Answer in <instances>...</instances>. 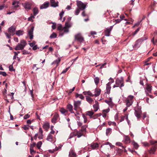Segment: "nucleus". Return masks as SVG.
Returning <instances> with one entry per match:
<instances>
[{"label": "nucleus", "mask_w": 157, "mask_h": 157, "mask_svg": "<svg viewBox=\"0 0 157 157\" xmlns=\"http://www.w3.org/2000/svg\"><path fill=\"white\" fill-rule=\"evenodd\" d=\"M124 142L125 144H128L130 142V139L128 136H125L124 138Z\"/></svg>", "instance_id": "nucleus-26"}, {"label": "nucleus", "mask_w": 157, "mask_h": 157, "mask_svg": "<svg viewBox=\"0 0 157 157\" xmlns=\"http://www.w3.org/2000/svg\"><path fill=\"white\" fill-rule=\"evenodd\" d=\"M60 61V59L58 58L53 63V64H57V66L58 65V64Z\"/></svg>", "instance_id": "nucleus-37"}, {"label": "nucleus", "mask_w": 157, "mask_h": 157, "mask_svg": "<svg viewBox=\"0 0 157 157\" xmlns=\"http://www.w3.org/2000/svg\"><path fill=\"white\" fill-rule=\"evenodd\" d=\"M95 102H96V104L93 105V107L94 108V111L96 112L98 110L99 108L98 102L97 101H95Z\"/></svg>", "instance_id": "nucleus-20"}, {"label": "nucleus", "mask_w": 157, "mask_h": 157, "mask_svg": "<svg viewBox=\"0 0 157 157\" xmlns=\"http://www.w3.org/2000/svg\"><path fill=\"white\" fill-rule=\"evenodd\" d=\"M116 84L113 86V88L119 87L122 90L121 88L124 86V79L122 77L120 78H117L115 81Z\"/></svg>", "instance_id": "nucleus-1"}, {"label": "nucleus", "mask_w": 157, "mask_h": 157, "mask_svg": "<svg viewBox=\"0 0 157 157\" xmlns=\"http://www.w3.org/2000/svg\"><path fill=\"white\" fill-rule=\"evenodd\" d=\"M73 108V106L70 104H68L67 105V108L71 113H74Z\"/></svg>", "instance_id": "nucleus-13"}, {"label": "nucleus", "mask_w": 157, "mask_h": 157, "mask_svg": "<svg viewBox=\"0 0 157 157\" xmlns=\"http://www.w3.org/2000/svg\"><path fill=\"white\" fill-rule=\"evenodd\" d=\"M81 104V102L80 101H74V109L76 111L78 110H81V108L80 107V106Z\"/></svg>", "instance_id": "nucleus-4"}, {"label": "nucleus", "mask_w": 157, "mask_h": 157, "mask_svg": "<svg viewBox=\"0 0 157 157\" xmlns=\"http://www.w3.org/2000/svg\"><path fill=\"white\" fill-rule=\"evenodd\" d=\"M18 2L16 1H14L13 2L12 5L14 6L15 8H17L18 6Z\"/></svg>", "instance_id": "nucleus-36"}, {"label": "nucleus", "mask_w": 157, "mask_h": 157, "mask_svg": "<svg viewBox=\"0 0 157 157\" xmlns=\"http://www.w3.org/2000/svg\"><path fill=\"white\" fill-rule=\"evenodd\" d=\"M156 149V146L155 145L153 146L151 148L149 152L150 153H154Z\"/></svg>", "instance_id": "nucleus-15"}, {"label": "nucleus", "mask_w": 157, "mask_h": 157, "mask_svg": "<svg viewBox=\"0 0 157 157\" xmlns=\"http://www.w3.org/2000/svg\"><path fill=\"white\" fill-rule=\"evenodd\" d=\"M106 63H104V64H99L98 66H101V67H100V69H101L103 67H104V66L106 65ZM98 66H97L96 67H98Z\"/></svg>", "instance_id": "nucleus-51"}, {"label": "nucleus", "mask_w": 157, "mask_h": 157, "mask_svg": "<svg viewBox=\"0 0 157 157\" xmlns=\"http://www.w3.org/2000/svg\"><path fill=\"white\" fill-rule=\"evenodd\" d=\"M62 31H63L67 33L68 32L69 30L67 28H66V27H64L63 28Z\"/></svg>", "instance_id": "nucleus-56"}, {"label": "nucleus", "mask_w": 157, "mask_h": 157, "mask_svg": "<svg viewBox=\"0 0 157 157\" xmlns=\"http://www.w3.org/2000/svg\"><path fill=\"white\" fill-rule=\"evenodd\" d=\"M99 145L97 143H93L91 144V147L93 149H97Z\"/></svg>", "instance_id": "nucleus-23"}, {"label": "nucleus", "mask_w": 157, "mask_h": 157, "mask_svg": "<svg viewBox=\"0 0 157 157\" xmlns=\"http://www.w3.org/2000/svg\"><path fill=\"white\" fill-rule=\"evenodd\" d=\"M110 32V30H109V29H107L105 32V35L107 36H109Z\"/></svg>", "instance_id": "nucleus-38"}, {"label": "nucleus", "mask_w": 157, "mask_h": 157, "mask_svg": "<svg viewBox=\"0 0 157 157\" xmlns=\"http://www.w3.org/2000/svg\"><path fill=\"white\" fill-rule=\"evenodd\" d=\"M83 135V133L82 132H79L78 131H76V132L75 134V136H77V137L78 138L80 137L81 136Z\"/></svg>", "instance_id": "nucleus-22"}, {"label": "nucleus", "mask_w": 157, "mask_h": 157, "mask_svg": "<svg viewBox=\"0 0 157 157\" xmlns=\"http://www.w3.org/2000/svg\"><path fill=\"white\" fill-rule=\"evenodd\" d=\"M110 82H108L106 84V93L108 94H109L110 93V89H111V86H110Z\"/></svg>", "instance_id": "nucleus-18"}, {"label": "nucleus", "mask_w": 157, "mask_h": 157, "mask_svg": "<svg viewBox=\"0 0 157 157\" xmlns=\"http://www.w3.org/2000/svg\"><path fill=\"white\" fill-rule=\"evenodd\" d=\"M140 30V28H138V29H137L136 30H135V31H134L133 33L132 34L134 36L135 35H136L137 33V32Z\"/></svg>", "instance_id": "nucleus-53"}, {"label": "nucleus", "mask_w": 157, "mask_h": 157, "mask_svg": "<svg viewBox=\"0 0 157 157\" xmlns=\"http://www.w3.org/2000/svg\"><path fill=\"white\" fill-rule=\"evenodd\" d=\"M69 157H76L77 155L75 151L71 149L69 152Z\"/></svg>", "instance_id": "nucleus-11"}, {"label": "nucleus", "mask_w": 157, "mask_h": 157, "mask_svg": "<svg viewBox=\"0 0 157 157\" xmlns=\"http://www.w3.org/2000/svg\"><path fill=\"white\" fill-rule=\"evenodd\" d=\"M9 69L10 71H13L15 70L13 68V67L12 65H10L9 66Z\"/></svg>", "instance_id": "nucleus-52"}, {"label": "nucleus", "mask_w": 157, "mask_h": 157, "mask_svg": "<svg viewBox=\"0 0 157 157\" xmlns=\"http://www.w3.org/2000/svg\"><path fill=\"white\" fill-rule=\"evenodd\" d=\"M16 29V27L15 26H12L8 29V32L13 36L15 34Z\"/></svg>", "instance_id": "nucleus-8"}, {"label": "nucleus", "mask_w": 157, "mask_h": 157, "mask_svg": "<svg viewBox=\"0 0 157 157\" xmlns=\"http://www.w3.org/2000/svg\"><path fill=\"white\" fill-rule=\"evenodd\" d=\"M59 111L62 114H64L65 115H67L68 113V111L63 108H60Z\"/></svg>", "instance_id": "nucleus-19"}, {"label": "nucleus", "mask_w": 157, "mask_h": 157, "mask_svg": "<svg viewBox=\"0 0 157 157\" xmlns=\"http://www.w3.org/2000/svg\"><path fill=\"white\" fill-rule=\"evenodd\" d=\"M24 46H23L21 44L18 43L15 49V50H22L24 49Z\"/></svg>", "instance_id": "nucleus-12"}, {"label": "nucleus", "mask_w": 157, "mask_h": 157, "mask_svg": "<svg viewBox=\"0 0 157 157\" xmlns=\"http://www.w3.org/2000/svg\"><path fill=\"white\" fill-rule=\"evenodd\" d=\"M0 75H2L4 76H6L7 74L5 72L0 71Z\"/></svg>", "instance_id": "nucleus-48"}, {"label": "nucleus", "mask_w": 157, "mask_h": 157, "mask_svg": "<svg viewBox=\"0 0 157 157\" xmlns=\"http://www.w3.org/2000/svg\"><path fill=\"white\" fill-rule=\"evenodd\" d=\"M101 90L99 89H96L95 90V94H94L96 97H97L100 94Z\"/></svg>", "instance_id": "nucleus-24"}, {"label": "nucleus", "mask_w": 157, "mask_h": 157, "mask_svg": "<svg viewBox=\"0 0 157 157\" xmlns=\"http://www.w3.org/2000/svg\"><path fill=\"white\" fill-rule=\"evenodd\" d=\"M75 40L81 43L84 41V38L82 36L81 33H78L75 36Z\"/></svg>", "instance_id": "nucleus-5"}, {"label": "nucleus", "mask_w": 157, "mask_h": 157, "mask_svg": "<svg viewBox=\"0 0 157 157\" xmlns=\"http://www.w3.org/2000/svg\"><path fill=\"white\" fill-rule=\"evenodd\" d=\"M69 67L63 70L61 74H64L68 70Z\"/></svg>", "instance_id": "nucleus-63"}, {"label": "nucleus", "mask_w": 157, "mask_h": 157, "mask_svg": "<svg viewBox=\"0 0 157 157\" xmlns=\"http://www.w3.org/2000/svg\"><path fill=\"white\" fill-rule=\"evenodd\" d=\"M75 88V87H73L72 89H70L68 90H67V92L68 94H71L74 90Z\"/></svg>", "instance_id": "nucleus-45"}, {"label": "nucleus", "mask_w": 157, "mask_h": 157, "mask_svg": "<svg viewBox=\"0 0 157 157\" xmlns=\"http://www.w3.org/2000/svg\"><path fill=\"white\" fill-rule=\"evenodd\" d=\"M147 91L149 93H150L151 92L152 89L151 86L150 85H147L146 87Z\"/></svg>", "instance_id": "nucleus-30"}, {"label": "nucleus", "mask_w": 157, "mask_h": 157, "mask_svg": "<svg viewBox=\"0 0 157 157\" xmlns=\"http://www.w3.org/2000/svg\"><path fill=\"white\" fill-rule=\"evenodd\" d=\"M24 7L25 9L30 10L32 6V4L29 2H25V4Z\"/></svg>", "instance_id": "nucleus-17"}, {"label": "nucleus", "mask_w": 157, "mask_h": 157, "mask_svg": "<svg viewBox=\"0 0 157 157\" xmlns=\"http://www.w3.org/2000/svg\"><path fill=\"white\" fill-rule=\"evenodd\" d=\"M42 143L41 141H39L37 144L36 146L38 149H40V147L42 145Z\"/></svg>", "instance_id": "nucleus-43"}, {"label": "nucleus", "mask_w": 157, "mask_h": 157, "mask_svg": "<svg viewBox=\"0 0 157 157\" xmlns=\"http://www.w3.org/2000/svg\"><path fill=\"white\" fill-rule=\"evenodd\" d=\"M94 81L96 84L97 85L99 82V79L98 78L96 77L94 78Z\"/></svg>", "instance_id": "nucleus-39"}, {"label": "nucleus", "mask_w": 157, "mask_h": 157, "mask_svg": "<svg viewBox=\"0 0 157 157\" xmlns=\"http://www.w3.org/2000/svg\"><path fill=\"white\" fill-rule=\"evenodd\" d=\"M23 31L21 30H19L16 32V34L18 36H19L23 34Z\"/></svg>", "instance_id": "nucleus-29"}, {"label": "nucleus", "mask_w": 157, "mask_h": 157, "mask_svg": "<svg viewBox=\"0 0 157 157\" xmlns=\"http://www.w3.org/2000/svg\"><path fill=\"white\" fill-rule=\"evenodd\" d=\"M49 3L48 2H45L40 7V9H45L49 6Z\"/></svg>", "instance_id": "nucleus-14"}, {"label": "nucleus", "mask_w": 157, "mask_h": 157, "mask_svg": "<svg viewBox=\"0 0 157 157\" xmlns=\"http://www.w3.org/2000/svg\"><path fill=\"white\" fill-rule=\"evenodd\" d=\"M128 116V115L126 114L125 116L121 117L120 120V122H122L124 121L125 119H126V116Z\"/></svg>", "instance_id": "nucleus-44"}, {"label": "nucleus", "mask_w": 157, "mask_h": 157, "mask_svg": "<svg viewBox=\"0 0 157 157\" xmlns=\"http://www.w3.org/2000/svg\"><path fill=\"white\" fill-rule=\"evenodd\" d=\"M147 39V38L146 36H144L138 39L136 41L133 47L134 48L136 49L139 48L142 42L146 40Z\"/></svg>", "instance_id": "nucleus-2"}, {"label": "nucleus", "mask_w": 157, "mask_h": 157, "mask_svg": "<svg viewBox=\"0 0 157 157\" xmlns=\"http://www.w3.org/2000/svg\"><path fill=\"white\" fill-rule=\"evenodd\" d=\"M21 43L22 45L24 47L26 44V42L24 40H22L21 41Z\"/></svg>", "instance_id": "nucleus-41"}, {"label": "nucleus", "mask_w": 157, "mask_h": 157, "mask_svg": "<svg viewBox=\"0 0 157 157\" xmlns=\"http://www.w3.org/2000/svg\"><path fill=\"white\" fill-rule=\"evenodd\" d=\"M64 13V11H63V10H62V11L59 14V16L60 17V19L61 20H62V17Z\"/></svg>", "instance_id": "nucleus-49"}, {"label": "nucleus", "mask_w": 157, "mask_h": 157, "mask_svg": "<svg viewBox=\"0 0 157 157\" xmlns=\"http://www.w3.org/2000/svg\"><path fill=\"white\" fill-rule=\"evenodd\" d=\"M59 117V115L58 114L56 113L52 120V122L53 123H55L56 122V121L58 119V117Z\"/></svg>", "instance_id": "nucleus-10"}, {"label": "nucleus", "mask_w": 157, "mask_h": 157, "mask_svg": "<svg viewBox=\"0 0 157 157\" xmlns=\"http://www.w3.org/2000/svg\"><path fill=\"white\" fill-rule=\"evenodd\" d=\"M116 145H118V146H120L122 147L123 148H124L125 147L123 146H122V144L121 143H120V142H117L116 143Z\"/></svg>", "instance_id": "nucleus-46"}, {"label": "nucleus", "mask_w": 157, "mask_h": 157, "mask_svg": "<svg viewBox=\"0 0 157 157\" xmlns=\"http://www.w3.org/2000/svg\"><path fill=\"white\" fill-rule=\"evenodd\" d=\"M30 117V115L28 114H27L26 115H25L24 117V118L25 119H27V118H29Z\"/></svg>", "instance_id": "nucleus-62"}, {"label": "nucleus", "mask_w": 157, "mask_h": 157, "mask_svg": "<svg viewBox=\"0 0 157 157\" xmlns=\"http://www.w3.org/2000/svg\"><path fill=\"white\" fill-rule=\"evenodd\" d=\"M80 10L78 8L76 9L75 12V14L76 15H78L79 13L80 12Z\"/></svg>", "instance_id": "nucleus-47"}, {"label": "nucleus", "mask_w": 157, "mask_h": 157, "mask_svg": "<svg viewBox=\"0 0 157 157\" xmlns=\"http://www.w3.org/2000/svg\"><path fill=\"white\" fill-rule=\"evenodd\" d=\"M82 116L84 119V123H86L87 121V118L84 114H82Z\"/></svg>", "instance_id": "nucleus-42"}, {"label": "nucleus", "mask_w": 157, "mask_h": 157, "mask_svg": "<svg viewBox=\"0 0 157 157\" xmlns=\"http://www.w3.org/2000/svg\"><path fill=\"white\" fill-rule=\"evenodd\" d=\"M135 114L137 118H139L141 117V115L142 114V111L141 108L138 106L135 110Z\"/></svg>", "instance_id": "nucleus-6"}, {"label": "nucleus", "mask_w": 157, "mask_h": 157, "mask_svg": "<svg viewBox=\"0 0 157 157\" xmlns=\"http://www.w3.org/2000/svg\"><path fill=\"white\" fill-rule=\"evenodd\" d=\"M5 34L6 35V36L8 38H11V35H12L11 34H9L7 33H5Z\"/></svg>", "instance_id": "nucleus-55"}, {"label": "nucleus", "mask_w": 157, "mask_h": 157, "mask_svg": "<svg viewBox=\"0 0 157 157\" xmlns=\"http://www.w3.org/2000/svg\"><path fill=\"white\" fill-rule=\"evenodd\" d=\"M35 42L34 41H33L32 43H29V44L32 47H33V46H35Z\"/></svg>", "instance_id": "nucleus-57"}, {"label": "nucleus", "mask_w": 157, "mask_h": 157, "mask_svg": "<svg viewBox=\"0 0 157 157\" xmlns=\"http://www.w3.org/2000/svg\"><path fill=\"white\" fill-rule=\"evenodd\" d=\"M32 16L29 17L28 18V20L30 21H33V20L32 19V18H34V16H32V14H31Z\"/></svg>", "instance_id": "nucleus-59"}, {"label": "nucleus", "mask_w": 157, "mask_h": 157, "mask_svg": "<svg viewBox=\"0 0 157 157\" xmlns=\"http://www.w3.org/2000/svg\"><path fill=\"white\" fill-rule=\"evenodd\" d=\"M87 127V126L86 125L82 126L81 127V131L82 132H83L84 131H85L86 130V128Z\"/></svg>", "instance_id": "nucleus-40"}, {"label": "nucleus", "mask_w": 157, "mask_h": 157, "mask_svg": "<svg viewBox=\"0 0 157 157\" xmlns=\"http://www.w3.org/2000/svg\"><path fill=\"white\" fill-rule=\"evenodd\" d=\"M29 54V52L25 50H24L22 51V54L23 55H26Z\"/></svg>", "instance_id": "nucleus-54"}, {"label": "nucleus", "mask_w": 157, "mask_h": 157, "mask_svg": "<svg viewBox=\"0 0 157 157\" xmlns=\"http://www.w3.org/2000/svg\"><path fill=\"white\" fill-rule=\"evenodd\" d=\"M65 27L66 28H68L71 27V25L68 22H66L65 24Z\"/></svg>", "instance_id": "nucleus-50"}, {"label": "nucleus", "mask_w": 157, "mask_h": 157, "mask_svg": "<svg viewBox=\"0 0 157 157\" xmlns=\"http://www.w3.org/2000/svg\"><path fill=\"white\" fill-rule=\"evenodd\" d=\"M57 37V34L55 33H53L50 36V39L54 38Z\"/></svg>", "instance_id": "nucleus-34"}, {"label": "nucleus", "mask_w": 157, "mask_h": 157, "mask_svg": "<svg viewBox=\"0 0 157 157\" xmlns=\"http://www.w3.org/2000/svg\"><path fill=\"white\" fill-rule=\"evenodd\" d=\"M133 98L134 96L129 95L124 100V102L126 103L127 107H129L132 105L133 102Z\"/></svg>", "instance_id": "nucleus-3"}, {"label": "nucleus", "mask_w": 157, "mask_h": 157, "mask_svg": "<svg viewBox=\"0 0 157 157\" xmlns=\"http://www.w3.org/2000/svg\"><path fill=\"white\" fill-rule=\"evenodd\" d=\"M34 29L33 26H32L31 29L28 31V34L29 37L30 39L31 40L33 38V31Z\"/></svg>", "instance_id": "nucleus-9"}, {"label": "nucleus", "mask_w": 157, "mask_h": 157, "mask_svg": "<svg viewBox=\"0 0 157 157\" xmlns=\"http://www.w3.org/2000/svg\"><path fill=\"white\" fill-rule=\"evenodd\" d=\"M49 126L50 125L49 123H46L44 124L43 128L46 131H47L49 128Z\"/></svg>", "instance_id": "nucleus-25"}, {"label": "nucleus", "mask_w": 157, "mask_h": 157, "mask_svg": "<svg viewBox=\"0 0 157 157\" xmlns=\"http://www.w3.org/2000/svg\"><path fill=\"white\" fill-rule=\"evenodd\" d=\"M22 128L25 130H29V128L28 127H27L26 125H24L22 127Z\"/></svg>", "instance_id": "nucleus-58"}, {"label": "nucleus", "mask_w": 157, "mask_h": 157, "mask_svg": "<svg viewBox=\"0 0 157 157\" xmlns=\"http://www.w3.org/2000/svg\"><path fill=\"white\" fill-rule=\"evenodd\" d=\"M132 144H133V145L134 147L136 149H137L138 148V147H139L138 144L136 143L135 142H133L132 143Z\"/></svg>", "instance_id": "nucleus-35"}, {"label": "nucleus", "mask_w": 157, "mask_h": 157, "mask_svg": "<svg viewBox=\"0 0 157 157\" xmlns=\"http://www.w3.org/2000/svg\"><path fill=\"white\" fill-rule=\"evenodd\" d=\"M50 2L51 4V6L53 7H56L58 6V2H55V0H50Z\"/></svg>", "instance_id": "nucleus-16"}, {"label": "nucleus", "mask_w": 157, "mask_h": 157, "mask_svg": "<svg viewBox=\"0 0 157 157\" xmlns=\"http://www.w3.org/2000/svg\"><path fill=\"white\" fill-rule=\"evenodd\" d=\"M33 11L34 16H36L37 14L39 12L38 9L36 7L34 8L33 9Z\"/></svg>", "instance_id": "nucleus-27"}, {"label": "nucleus", "mask_w": 157, "mask_h": 157, "mask_svg": "<svg viewBox=\"0 0 157 157\" xmlns=\"http://www.w3.org/2000/svg\"><path fill=\"white\" fill-rule=\"evenodd\" d=\"M112 132V129L110 128H108L106 129V134L107 136L109 135Z\"/></svg>", "instance_id": "nucleus-31"}, {"label": "nucleus", "mask_w": 157, "mask_h": 157, "mask_svg": "<svg viewBox=\"0 0 157 157\" xmlns=\"http://www.w3.org/2000/svg\"><path fill=\"white\" fill-rule=\"evenodd\" d=\"M33 49L34 50H36L37 49L39 48L38 47H37V45H35L33 46Z\"/></svg>", "instance_id": "nucleus-64"}, {"label": "nucleus", "mask_w": 157, "mask_h": 157, "mask_svg": "<svg viewBox=\"0 0 157 157\" xmlns=\"http://www.w3.org/2000/svg\"><path fill=\"white\" fill-rule=\"evenodd\" d=\"M94 113L93 111H88L86 112V115L89 116L90 118H92Z\"/></svg>", "instance_id": "nucleus-21"}, {"label": "nucleus", "mask_w": 157, "mask_h": 157, "mask_svg": "<svg viewBox=\"0 0 157 157\" xmlns=\"http://www.w3.org/2000/svg\"><path fill=\"white\" fill-rule=\"evenodd\" d=\"M75 97L76 98L79 97L82 99H84V97L82 94H78L77 93H75Z\"/></svg>", "instance_id": "nucleus-28"}, {"label": "nucleus", "mask_w": 157, "mask_h": 157, "mask_svg": "<svg viewBox=\"0 0 157 157\" xmlns=\"http://www.w3.org/2000/svg\"><path fill=\"white\" fill-rule=\"evenodd\" d=\"M86 100L89 103L91 104L93 101L92 98L88 96L86 97Z\"/></svg>", "instance_id": "nucleus-32"}, {"label": "nucleus", "mask_w": 157, "mask_h": 157, "mask_svg": "<svg viewBox=\"0 0 157 157\" xmlns=\"http://www.w3.org/2000/svg\"><path fill=\"white\" fill-rule=\"evenodd\" d=\"M78 8L81 10H83L86 7V5L80 1H77Z\"/></svg>", "instance_id": "nucleus-7"}, {"label": "nucleus", "mask_w": 157, "mask_h": 157, "mask_svg": "<svg viewBox=\"0 0 157 157\" xmlns=\"http://www.w3.org/2000/svg\"><path fill=\"white\" fill-rule=\"evenodd\" d=\"M63 28H62V25H59V26H58L57 29L58 30H61L62 31L63 30Z\"/></svg>", "instance_id": "nucleus-60"}, {"label": "nucleus", "mask_w": 157, "mask_h": 157, "mask_svg": "<svg viewBox=\"0 0 157 157\" xmlns=\"http://www.w3.org/2000/svg\"><path fill=\"white\" fill-rule=\"evenodd\" d=\"M52 24H53V25L52 26V28L53 29H55L56 28V23H52Z\"/></svg>", "instance_id": "nucleus-61"}, {"label": "nucleus", "mask_w": 157, "mask_h": 157, "mask_svg": "<svg viewBox=\"0 0 157 157\" xmlns=\"http://www.w3.org/2000/svg\"><path fill=\"white\" fill-rule=\"evenodd\" d=\"M52 136L51 134H49L47 138V140L49 141H52Z\"/></svg>", "instance_id": "nucleus-33"}]
</instances>
